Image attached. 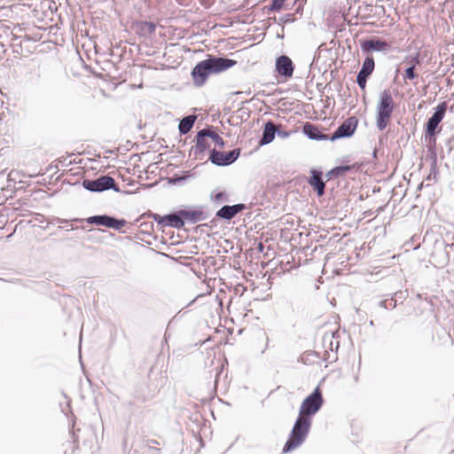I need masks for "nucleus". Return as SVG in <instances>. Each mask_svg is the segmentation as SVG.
Returning <instances> with one entry per match:
<instances>
[{
  "instance_id": "1",
  "label": "nucleus",
  "mask_w": 454,
  "mask_h": 454,
  "mask_svg": "<svg viewBox=\"0 0 454 454\" xmlns=\"http://www.w3.org/2000/svg\"><path fill=\"white\" fill-rule=\"evenodd\" d=\"M311 425V419L298 414L289 437L284 445L283 452L287 453L300 447L305 442Z\"/></svg>"
},
{
  "instance_id": "2",
  "label": "nucleus",
  "mask_w": 454,
  "mask_h": 454,
  "mask_svg": "<svg viewBox=\"0 0 454 454\" xmlns=\"http://www.w3.org/2000/svg\"><path fill=\"white\" fill-rule=\"evenodd\" d=\"M395 102L389 90H384L380 94L376 109V126L379 130H384L392 116Z\"/></svg>"
},
{
  "instance_id": "3",
  "label": "nucleus",
  "mask_w": 454,
  "mask_h": 454,
  "mask_svg": "<svg viewBox=\"0 0 454 454\" xmlns=\"http://www.w3.org/2000/svg\"><path fill=\"white\" fill-rule=\"evenodd\" d=\"M324 397L320 387L317 386L312 393H310L302 401L300 409L299 415L303 416L309 419L313 417L321 410L324 404Z\"/></svg>"
},
{
  "instance_id": "4",
  "label": "nucleus",
  "mask_w": 454,
  "mask_h": 454,
  "mask_svg": "<svg viewBox=\"0 0 454 454\" xmlns=\"http://www.w3.org/2000/svg\"><path fill=\"white\" fill-rule=\"evenodd\" d=\"M82 184L85 190L92 192H102L107 190L120 192V187L110 176H100L96 179H84Z\"/></svg>"
},
{
  "instance_id": "5",
  "label": "nucleus",
  "mask_w": 454,
  "mask_h": 454,
  "mask_svg": "<svg viewBox=\"0 0 454 454\" xmlns=\"http://www.w3.org/2000/svg\"><path fill=\"white\" fill-rule=\"evenodd\" d=\"M340 328L324 333L323 346L325 348V360L330 362L337 360L336 353L340 348Z\"/></svg>"
},
{
  "instance_id": "6",
  "label": "nucleus",
  "mask_w": 454,
  "mask_h": 454,
  "mask_svg": "<svg viewBox=\"0 0 454 454\" xmlns=\"http://www.w3.org/2000/svg\"><path fill=\"white\" fill-rule=\"evenodd\" d=\"M240 152V148H235L229 152H220L216 149H212L209 150L208 160L215 166L226 167L231 165L238 160Z\"/></svg>"
},
{
  "instance_id": "7",
  "label": "nucleus",
  "mask_w": 454,
  "mask_h": 454,
  "mask_svg": "<svg viewBox=\"0 0 454 454\" xmlns=\"http://www.w3.org/2000/svg\"><path fill=\"white\" fill-rule=\"evenodd\" d=\"M446 110V102H442L435 107L432 116L427 120L426 123V131L428 136L434 137L436 135V133L440 131V129H438V127L440 122L444 118Z\"/></svg>"
},
{
  "instance_id": "8",
  "label": "nucleus",
  "mask_w": 454,
  "mask_h": 454,
  "mask_svg": "<svg viewBox=\"0 0 454 454\" xmlns=\"http://www.w3.org/2000/svg\"><path fill=\"white\" fill-rule=\"evenodd\" d=\"M357 124L358 120L356 117H348L330 136V141H335L337 139L352 137L356 129Z\"/></svg>"
},
{
  "instance_id": "9",
  "label": "nucleus",
  "mask_w": 454,
  "mask_h": 454,
  "mask_svg": "<svg viewBox=\"0 0 454 454\" xmlns=\"http://www.w3.org/2000/svg\"><path fill=\"white\" fill-rule=\"evenodd\" d=\"M206 60L210 68L211 74H219L226 71L237 64V61L234 59L213 55H208Z\"/></svg>"
},
{
  "instance_id": "10",
  "label": "nucleus",
  "mask_w": 454,
  "mask_h": 454,
  "mask_svg": "<svg viewBox=\"0 0 454 454\" xmlns=\"http://www.w3.org/2000/svg\"><path fill=\"white\" fill-rule=\"evenodd\" d=\"M360 44L361 50L364 53L372 51L387 52L391 49L390 43L380 39L379 37H372L369 40L363 41Z\"/></svg>"
},
{
  "instance_id": "11",
  "label": "nucleus",
  "mask_w": 454,
  "mask_h": 454,
  "mask_svg": "<svg viewBox=\"0 0 454 454\" xmlns=\"http://www.w3.org/2000/svg\"><path fill=\"white\" fill-rule=\"evenodd\" d=\"M275 70L278 75L288 79L294 74V65L288 56L281 55L276 59Z\"/></svg>"
},
{
  "instance_id": "12",
  "label": "nucleus",
  "mask_w": 454,
  "mask_h": 454,
  "mask_svg": "<svg viewBox=\"0 0 454 454\" xmlns=\"http://www.w3.org/2000/svg\"><path fill=\"white\" fill-rule=\"evenodd\" d=\"M211 74L210 68L206 59L199 62L192 71L193 82L196 86L200 87L205 84L208 75Z\"/></svg>"
},
{
  "instance_id": "13",
  "label": "nucleus",
  "mask_w": 454,
  "mask_h": 454,
  "mask_svg": "<svg viewBox=\"0 0 454 454\" xmlns=\"http://www.w3.org/2000/svg\"><path fill=\"white\" fill-rule=\"evenodd\" d=\"M247 208V206L243 203H238L234 205H225L223 206L219 210L215 213V217L218 219H223L225 221H231L239 213L242 212Z\"/></svg>"
},
{
  "instance_id": "14",
  "label": "nucleus",
  "mask_w": 454,
  "mask_h": 454,
  "mask_svg": "<svg viewBox=\"0 0 454 454\" xmlns=\"http://www.w3.org/2000/svg\"><path fill=\"white\" fill-rule=\"evenodd\" d=\"M207 137H208L206 133L205 129H202L197 132V135L194 139L195 145L192 147V152L193 153L195 159L201 160L204 152L209 148V144L207 140Z\"/></svg>"
},
{
  "instance_id": "15",
  "label": "nucleus",
  "mask_w": 454,
  "mask_h": 454,
  "mask_svg": "<svg viewBox=\"0 0 454 454\" xmlns=\"http://www.w3.org/2000/svg\"><path fill=\"white\" fill-rule=\"evenodd\" d=\"M179 215L181 219L184 221V224L185 222L189 223H196L207 219V215L200 208L181 209L179 210Z\"/></svg>"
},
{
  "instance_id": "16",
  "label": "nucleus",
  "mask_w": 454,
  "mask_h": 454,
  "mask_svg": "<svg viewBox=\"0 0 454 454\" xmlns=\"http://www.w3.org/2000/svg\"><path fill=\"white\" fill-rule=\"evenodd\" d=\"M276 132H278V125L272 121H268L263 126L262 137L259 140V146L270 144L275 138Z\"/></svg>"
},
{
  "instance_id": "17",
  "label": "nucleus",
  "mask_w": 454,
  "mask_h": 454,
  "mask_svg": "<svg viewBox=\"0 0 454 454\" xmlns=\"http://www.w3.org/2000/svg\"><path fill=\"white\" fill-rule=\"evenodd\" d=\"M303 134L306 135L309 139L316 141H326L330 140V136L321 132V130L314 124L306 122L302 127Z\"/></svg>"
},
{
  "instance_id": "18",
  "label": "nucleus",
  "mask_w": 454,
  "mask_h": 454,
  "mask_svg": "<svg viewBox=\"0 0 454 454\" xmlns=\"http://www.w3.org/2000/svg\"><path fill=\"white\" fill-rule=\"evenodd\" d=\"M309 184L317 192V196L321 197L325 194V184L322 177V172L311 170Z\"/></svg>"
},
{
  "instance_id": "19",
  "label": "nucleus",
  "mask_w": 454,
  "mask_h": 454,
  "mask_svg": "<svg viewBox=\"0 0 454 454\" xmlns=\"http://www.w3.org/2000/svg\"><path fill=\"white\" fill-rule=\"evenodd\" d=\"M165 221L163 227H173L181 229L184 227V221L181 219L179 210L164 215Z\"/></svg>"
},
{
  "instance_id": "20",
  "label": "nucleus",
  "mask_w": 454,
  "mask_h": 454,
  "mask_svg": "<svg viewBox=\"0 0 454 454\" xmlns=\"http://www.w3.org/2000/svg\"><path fill=\"white\" fill-rule=\"evenodd\" d=\"M111 217L112 215H97L86 218L85 221L89 224L109 228Z\"/></svg>"
},
{
  "instance_id": "21",
  "label": "nucleus",
  "mask_w": 454,
  "mask_h": 454,
  "mask_svg": "<svg viewBox=\"0 0 454 454\" xmlns=\"http://www.w3.org/2000/svg\"><path fill=\"white\" fill-rule=\"evenodd\" d=\"M196 121L195 115H187L184 117L178 125L179 133L181 135H185L192 129Z\"/></svg>"
},
{
  "instance_id": "22",
  "label": "nucleus",
  "mask_w": 454,
  "mask_h": 454,
  "mask_svg": "<svg viewBox=\"0 0 454 454\" xmlns=\"http://www.w3.org/2000/svg\"><path fill=\"white\" fill-rule=\"evenodd\" d=\"M210 200L215 205H220L224 202H228L230 200V195L225 191H221L219 189H215L210 193Z\"/></svg>"
},
{
  "instance_id": "23",
  "label": "nucleus",
  "mask_w": 454,
  "mask_h": 454,
  "mask_svg": "<svg viewBox=\"0 0 454 454\" xmlns=\"http://www.w3.org/2000/svg\"><path fill=\"white\" fill-rule=\"evenodd\" d=\"M375 67V62L372 56H367L363 62L362 67L358 72V74L370 77L373 73Z\"/></svg>"
},
{
  "instance_id": "24",
  "label": "nucleus",
  "mask_w": 454,
  "mask_h": 454,
  "mask_svg": "<svg viewBox=\"0 0 454 454\" xmlns=\"http://www.w3.org/2000/svg\"><path fill=\"white\" fill-rule=\"evenodd\" d=\"M358 168H359V166L357 164L340 165V166H337L334 168H333L330 173L335 176H339L343 175L345 172L350 171L354 168L357 169Z\"/></svg>"
},
{
  "instance_id": "25",
  "label": "nucleus",
  "mask_w": 454,
  "mask_h": 454,
  "mask_svg": "<svg viewBox=\"0 0 454 454\" xmlns=\"http://www.w3.org/2000/svg\"><path fill=\"white\" fill-rule=\"evenodd\" d=\"M213 127L205 128L206 133L209 138H211L215 145L220 147H223L225 143L224 140L214 130H212Z\"/></svg>"
},
{
  "instance_id": "26",
  "label": "nucleus",
  "mask_w": 454,
  "mask_h": 454,
  "mask_svg": "<svg viewBox=\"0 0 454 454\" xmlns=\"http://www.w3.org/2000/svg\"><path fill=\"white\" fill-rule=\"evenodd\" d=\"M138 26L144 34L152 35L156 29V25L152 21H142Z\"/></svg>"
},
{
  "instance_id": "27",
  "label": "nucleus",
  "mask_w": 454,
  "mask_h": 454,
  "mask_svg": "<svg viewBox=\"0 0 454 454\" xmlns=\"http://www.w3.org/2000/svg\"><path fill=\"white\" fill-rule=\"evenodd\" d=\"M127 221L125 219H118L114 216L111 217L109 228L120 231L121 228L126 226Z\"/></svg>"
},
{
  "instance_id": "28",
  "label": "nucleus",
  "mask_w": 454,
  "mask_h": 454,
  "mask_svg": "<svg viewBox=\"0 0 454 454\" xmlns=\"http://www.w3.org/2000/svg\"><path fill=\"white\" fill-rule=\"evenodd\" d=\"M285 1L286 0H272L271 4L266 6L265 9H267L269 12H279L283 8Z\"/></svg>"
},
{
  "instance_id": "29",
  "label": "nucleus",
  "mask_w": 454,
  "mask_h": 454,
  "mask_svg": "<svg viewBox=\"0 0 454 454\" xmlns=\"http://www.w3.org/2000/svg\"><path fill=\"white\" fill-rule=\"evenodd\" d=\"M379 305L384 309H395L396 307V301L394 298L389 300L380 301Z\"/></svg>"
},
{
  "instance_id": "30",
  "label": "nucleus",
  "mask_w": 454,
  "mask_h": 454,
  "mask_svg": "<svg viewBox=\"0 0 454 454\" xmlns=\"http://www.w3.org/2000/svg\"><path fill=\"white\" fill-rule=\"evenodd\" d=\"M417 77V74L415 73L414 66H410L404 71L403 78L404 80H413Z\"/></svg>"
},
{
  "instance_id": "31",
  "label": "nucleus",
  "mask_w": 454,
  "mask_h": 454,
  "mask_svg": "<svg viewBox=\"0 0 454 454\" xmlns=\"http://www.w3.org/2000/svg\"><path fill=\"white\" fill-rule=\"evenodd\" d=\"M369 77L364 75H360L357 74L356 75V82L360 89L364 90L367 82V79Z\"/></svg>"
},
{
  "instance_id": "32",
  "label": "nucleus",
  "mask_w": 454,
  "mask_h": 454,
  "mask_svg": "<svg viewBox=\"0 0 454 454\" xmlns=\"http://www.w3.org/2000/svg\"><path fill=\"white\" fill-rule=\"evenodd\" d=\"M276 135L281 138H287L291 135V131L282 130L280 126H278V132H276Z\"/></svg>"
},
{
  "instance_id": "33",
  "label": "nucleus",
  "mask_w": 454,
  "mask_h": 454,
  "mask_svg": "<svg viewBox=\"0 0 454 454\" xmlns=\"http://www.w3.org/2000/svg\"><path fill=\"white\" fill-rule=\"evenodd\" d=\"M411 66H414V68H416V67L420 64L419 53H416L414 56L411 57Z\"/></svg>"
},
{
  "instance_id": "34",
  "label": "nucleus",
  "mask_w": 454,
  "mask_h": 454,
  "mask_svg": "<svg viewBox=\"0 0 454 454\" xmlns=\"http://www.w3.org/2000/svg\"><path fill=\"white\" fill-rule=\"evenodd\" d=\"M152 217L153 219L157 222L160 225L163 226L164 224V221H165V218H164V215H160L158 214H153L152 215Z\"/></svg>"
},
{
  "instance_id": "35",
  "label": "nucleus",
  "mask_w": 454,
  "mask_h": 454,
  "mask_svg": "<svg viewBox=\"0 0 454 454\" xmlns=\"http://www.w3.org/2000/svg\"><path fill=\"white\" fill-rule=\"evenodd\" d=\"M263 248H264L263 245H262V243H259V245H258V250H259L260 252H262V251H263Z\"/></svg>"
},
{
  "instance_id": "36",
  "label": "nucleus",
  "mask_w": 454,
  "mask_h": 454,
  "mask_svg": "<svg viewBox=\"0 0 454 454\" xmlns=\"http://www.w3.org/2000/svg\"><path fill=\"white\" fill-rule=\"evenodd\" d=\"M291 14H286V17H285L284 22H287L290 20Z\"/></svg>"
},
{
  "instance_id": "37",
  "label": "nucleus",
  "mask_w": 454,
  "mask_h": 454,
  "mask_svg": "<svg viewBox=\"0 0 454 454\" xmlns=\"http://www.w3.org/2000/svg\"><path fill=\"white\" fill-rule=\"evenodd\" d=\"M220 373V372H217L216 373V377L218 376V374ZM215 383L216 384L217 383V378L215 380Z\"/></svg>"
},
{
  "instance_id": "38",
  "label": "nucleus",
  "mask_w": 454,
  "mask_h": 454,
  "mask_svg": "<svg viewBox=\"0 0 454 454\" xmlns=\"http://www.w3.org/2000/svg\"><path fill=\"white\" fill-rule=\"evenodd\" d=\"M73 221H74V222H82V219H74Z\"/></svg>"
},
{
  "instance_id": "39",
  "label": "nucleus",
  "mask_w": 454,
  "mask_h": 454,
  "mask_svg": "<svg viewBox=\"0 0 454 454\" xmlns=\"http://www.w3.org/2000/svg\"><path fill=\"white\" fill-rule=\"evenodd\" d=\"M369 325L372 326V325H374L373 321H372V320H371V321L369 322Z\"/></svg>"
}]
</instances>
